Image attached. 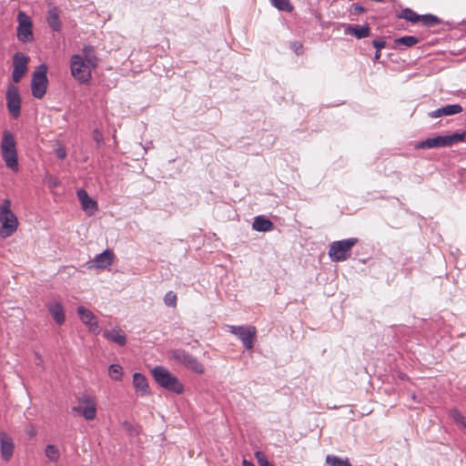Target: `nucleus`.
<instances>
[{
  "instance_id": "obj_1",
  "label": "nucleus",
  "mask_w": 466,
  "mask_h": 466,
  "mask_svg": "<svg viewBox=\"0 0 466 466\" xmlns=\"http://www.w3.org/2000/svg\"><path fill=\"white\" fill-rule=\"evenodd\" d=\"M98 66V57L95 47L84 46L81 54H75L70 59L72 76L80 84H86L92 77V70Z\"/></svg>"
},
{
  "instance_id": "obj_2",
  "label": "nucleus",
  "mask_w": 466,
  "mask_h": 466,
  "mask_svg": "<svg viewBox=\"0 0 466 466\" xmlns=\"http://www.w3.org/2000/svg\"><path fill=\"white\" fill-rule=\"evenodd\" d=\"M0 151L5 167L15 173L18 172L19 163L16 141L15 136L9 130L3 131Z\"/></svg>"
},
{
  "instance_id": "obj_3",
  "label": "nucleus",
  "mask_w": 466,
  "mask_h": 466,
  "mask_svg": "<svg viewBox=\"0 0 466 466\" xmlns=\"http://www.w3.org/2000/svg\"><path fill=\"white\" fill-rule=\"evenodd\" d=\"M0 238L11 237L18 228L16 215L11 210V201L5 198L0 205Z\"/></svg>"
},
{
  "instance_id": "obj_4",
  "label": "nucleus",
  "mask_w": 466,
  "mask_h": 466,
  "mask_svg": "<svg viewBox=\"0 0 466 466\" xmlns=\"http://www.w3.org/2000/svg\"><path fill=\"white\" fill-rule=\"evenodd\" d=\"M359 242L357 238L333 241L329 246L328 255L332 262L346 261L350 258L351 248Z\"/></svg>"
},
{
  "instance_id": "obj_5",
  "label": "nucleus",
  "mask_w": 466,
  "mask_h": 466,
  "mask_svg": "<svg viewBox=\"0 0 466 466\" xmlns=\"http://www.w3.org/2000/svg\"><path fill=\"white\" fill-rule=\"evenodd\" d=\"M465 139L466 130L462 133L456 132L448 136H437L427 138L426 140L419 142L415 147L418 149L447 147L462 142Z\"/></svg>"
},
{
  "instance_id": "obj_6",
  "label": "nucleus",
  "mask_w": 466,
  "mask_h": 466,
  "mask_svg": "<svg viewBox=\"0 0 466 466\" xmlns=\"http://www.w3.org/2000/svg\"><path fill=\"white\" fill-rule=\"evenodd\" d=\"M151 373L157 383L164 389L177 394L183 392L184 387L182 383L166 368L157 366L151 370Z\"/></svg>"
},
{
  "instance_id": "obj_7",
  "label": "nucleus",
  "mask_w": 466,
  "mask_h": 466,
  "mask_svg": "<svg viewBox=\"0 0 466 466\" xmlns=\"http://www.w3.org/2000/svg\"><path fill=\"white\" fill-rule=\"evenodd\" d=\"M96 406L95 398L84 393L77 397V405L74 406L72 410L86 420H93L96 417Z\"/></svg>"
},
{
  "instance_id": "obj_8",
  "label": "nucleus",
  "mask_w": 466,
  "mask_h": 466,
  "mask_svg": "<svg viewBox=\"0 0 466 466\" xmlns=\"http://www.w3.org/2000/svg\"><path fill=\"white\" fill-rule=\"evenodd\" d=\"M46 73L47 66L45 64H42L33 74L31 82V91L33 96L35 98L40 99L46 93L48 83Z\"/></svg>"
},
{
  "instance_id": "obj_9",
  "label": "nucleus",
  "mask_w": 466,
  "mask_h": 466,
  "mask_svg": "<svg viewBox=\"0 0 466 466\" xmlns=\"http://www.w3.org/2000/svg\"><path fill=\"white\" fill-rule=\"evenodd\" d=\"M171 357L177 363L185 366L187 369L201 374L204 372L203 365L191 354L184 350H175L171 351Z\"/></svg>"
},
{
  "instance_id": "obj_10",
  "label": "nucleus",
  "mask_w": 466,
  "mask_h": 466,
  "mask_svg": "<svg viewBox=\"0 0 466 466\" xmlns=\"http://www.w3.org/2000/svg\"><path fill=\"white\" fill-rule=\"evenodd\" d=\"M229 331L238 337L241 342L243 343V346L247 350H251L253 348V341L256 337L257 329L254 326L249 325H230L228 326Z\"/></svg>"
},
{
  "instance_id": "obj_11",
  "label": "nucleus",
  "mask_w": 466,
  "mask_h": 466,
  "mask_svg": "<svg viewBox=\"0 0 466 466\" xmlns=\"http://www.w3.org/2000/svg\"><path fill=\"white\" fill-rule=\"evenodd\" d=\"M6 106L9 114L14 118H17L21 114V96L19 89L14 85H9L6 89Z\"/></svg>"
},
{
  "instance_id": "obj_12",
  "label": "nucleus",
  "mask_w": 466,
  "mask_h": 466,
  "mask_svg": "<svg viewBox=\"0 0 466 466\" xmlns=\"http://www.w3.org/2000/svg\"><path fill=\"white\" fill-rule=\"evenodd\" d=\"M17 37L24 43L30 42L33 39L32 22L25 13L19 12L17 15Z\"/></svg>"
},
{
  "instance_id": "obj_13",
  "label": "nucleus",
  "mask_w": 466,
  "mask_h": 466,
  "mask_svg": "<svg viewBox=\"0 0 466 466\" xmlns=\"http://www.w3.org/2000/svg\"><path fill=\"white\" fill-rule=\"evenodd\" d=\"M76 312L81 322L88 328L90 332L98 334L101 331L97 319L91 310L83 306H79L76 309Z\"/></svg>"
},
{
  "instance_id": "obj_14",
  "label": "nucleus",
  "mask_w": 466,
  "mask_h": 466,
  "mask_svg": "<svg viewBox=\"0 0 466 466\" xmlns=\"http://www.w3.org/2000/svg\"><path fill=\"white\" fill-rule=\"evenodd\" d=\"M28 58L21 53H16L14 56V69L12 73L13 81L18 83L27 69Z\"/></svg>"
},
{
  "instance_id": "obj_15",
  "label": "nucleus",
  "mask_w": 466,
  "mask_h": 466,
  "mask_svg": "<svg viewBox=\"0 0 466 466\" xmlns=\"http://www.w3.org/2000/svg\"><path fill=\"white\" fill-rule=\"evenodd\" d=\"M15 444L10 436L5 432H0V451L4 461H8L14 453Z\"/></svg>"
},
{
  "instance_id": "obj_16",
  "label": "nucleus",
  "mask_w": 466,
  "mask_h": 466,
  "mask_svg": "<svg viewBox=\"0 0 466 466\" xmlns=\"http://www.w3.org/2000/svg\"><path fill=\"white\" fill-rule=\"evenodd\" d=\"M77 198L81 203L83 210L92 216L97 210V203L92 199L85 189L77 190Z\"/></svg>"
},
{
  "instance_id": "obj_17",
  "label": "nucleus",
  "mask_w": 466,
  "mask_h": 466,
  "mask_svg": "<svg viewBox=\"0 0 466 466\" xmlns=\"http://www.w3.org/2000/svg\"><path fill=\"white\" fill-rule=\"evenodd\" d=\"M462 112V106L459 104L446 105L442 107L428 113L431 118H437L443 116H452Z\"/></svg>"
},
{
  "instance_id": "obj_18",
  "label": "nucleus",
  "mask_w": 466,
  "mask_h": 466,
  "mask_svg": "<svg viewBox=\"0 0 466 466\" xmlns=\"http://www.w3.org/2000/svg\"><path fill=\"white\" fill-rule=\"evenodd\" d=\"M47 309L56 324H64L66 320L65 309L60 302L55 300L48 303Z\"/></svg>"
},
{
  "instance_id": "obj_19",
  "label": "nucleus",
  "mask_w": 466,
  "mask_h": 466,
  "mask_svg": "<svg viewBox=\"0 0 466 466\" xmlns=\"http://www.w3.org/2000/svg\"><path fill=\"white\" fill-rule=\"evenodd\" d=\"M133 385H134L137 394L140 396H146V395L149 394V392H150L149 385H148L147 378L139 372L134 373Z\"/></svg>"
},
{
  "instance_id": "obj_20",
  "label": "nucleus",
  "mask_w": 466,
  "mask_h": 466,
  "mask_svg": "<svg viewBox=\"0 0 466 466\" xmlns=\"http://www.w3.org/2000/svg\"><path fill=\"white\" fill-rule=\"evenodd\" d=\"M114 258V253L110 249H106L102 253L96 255L93 260L94 267L97 268H106L109 267Z\"/></svg>"
},
{
  "instance_id": "obj_21",
  "label": "nucleus",
  "mask_w": 466,
  "mask_h": 466,
  "mask_svg": "<svg viewBox=\"0 0 466 466\" xmlns=\"http://www.w3.org/2000/svg\"><path fill=\"white\" fill-rule=\"evenodd\" d=\"M46 22L53 31L59 32L61 30L60 11L56 6L49 8Z\"/></svg>"
},
{
  "instance_id": "obj_22",
  "label": "nucleus",
  "mask_w": 466,
  "mask_h": 466,
  "mask_svg": "<svg viewBox=\"0 0 466 466\" xmlns=\"http://www.w3.org/2000/svg\"><path fill=\"white\" fill-rule=\"evenodd\" d=\"M345 32L346 34L354 35L357 39H362L370 35V28L368 25H348Z\"/></svg>"
},
{
  "instance_id": "obj_23",
  "label": "nucleus",
  "mask_w": 466,
  "mask_h": 466,
  "mask_svg": "<svg viewBox=\"0 0 466 466\" xmlns=\"http://www.w3.org/2000/svg\"><path fill=\"white\" fill-rule=\"evenodd\" d=\"M104 337L110 341H113L120 346H124L127 343V337L125 333L118 329H113L104 333Z\"/></svg>"
},
{
  "instance_id": "obj_24",
  "label": "nucleus",
  "mask_w": 466,
  "mask_h": 466,
  "mask_svg": "<svg viewBox=\"0 0 466 466\" xmlns=\"http://www.w3.org/2000/svg\"><path fill=\"white\" fill-rule=\"evenodd\" d=\"M273 228V223L263 216H258L255 218L252 228L259 232L269 231Z\"/></svg>"
},
{
  "instance_id": "obj_25",
  "label": "nucleus",
  "mask_w": 466,
  "mask_h": 466,
  "mask_svg": "<svg viewBox=\"0 0 466 466\" xmlns=\"http://www.w3.org/2000/svg\"><path fill=\"white\" fill-rule=\"evenodd\" d=\"M449 416L453 421L460 427L466 429V418L458 409H451L449 412Z\"/></svg>"
},
{
  "instance_id": "obj_26",
  "label": "nucleus",
  "mask_w": 466,
  "mask_h": 466,
  "mask_svg": "<svg viewBox=\"0 0 466 466\" xmlns=\"http://www.w3.org/2000/svg\"><path fill=\"white\" fill-rule=\"evenodd\" d=\"M419 43V38L413 35H404L395 39L396 46H404L406 47L413 46Z\"/></svg>"
},
{
  "instance_id": "obj_27",
  "label": "nucleus",
  "mask_w": 466,
  "mask_h": 466,
  "mask_svg": "<svg viewBox=\"0 0 466 466\" xmlns=\"http://www.w3.org/2000/svg\"><path fill=\"white\" fill-rule=\"evenodd\" d=\"M271 5L279 11L291 12L293 6L289 0H269Z\"/></svg>"
},
{
  "instance_id": "obj_28",
  "label": "nucleus",
  "mask_w": 466,
  "mask_h": 466,
  "mask_svg": "<svg viewBox=\"0 0 466 466\" xmlns=\"http://www.w3.org/2000/svg\"><path fill=\"white\" fill-rule=\"evenodd\" d=\"M326 461L330 466H352L348 459H340L334 455H328Z\"/></svg>"
},
{
  "instance_id": "obj_29",
  "label": "nucleus",
  "mask_w": 466,
  "mask_h": 466,
  "mask_svg": "<svg viewBox=\"0 0 466 466\" xmlns=\"http://www.w3.org/2000/svg\"><path fill=\"white\" fill-rule=\"evenodd\" d=\"M400 17L412 23H417L420 19V15L416 14L410 8L403 9L401 11V14L400 15Z\"/></svg>"
},
{
  "instance_id": "obj_30",
  "label": "nucleus",
  "mask_w": 466,
  "mask_h": 466,
  "mask_svg": "<svg viewBox=\"0 0 466 466\" xmlns=\"http://www.w3.org/2000/svg\"><path fill=\"white\" fill-rule=\"evenodd\" d=\"M420 21L425 26H434L441 23V20L439 19V17H437L436 15H431V14L420 15Z\"/></svg>"
},
{
  "instance_id": "obj_31",
  "label": "nucleus",
  "mask_w": 466,
  "mask_h": 466,
  "mask_svg": "<svg viewBox=\"0 0 466 466\" xmlns=\"http://www.w3.org/2000/svg\"><path fill=\"white\" fill-rule=\"evenodd\" d=\"M108 375L114 380H120L122 378V367L118 364H112L108 368Z\"/></svg>"
},
{
  "instance_id": "obj_32",
  "label": "nucleus",
  "mask_w": 466,
  "mask_h": 466,
  "mask_svg": "<svg viewBox=\"0 0 466 466\" xmlns=\"http://www.w3.org/2000/svg\"><path fill=\"white\" fill-rule=\"evenodd\" d=\"M45 453L51 461H57L60 456L58 449L52 444L46 447Z\"/></svg>"
},
{
  "instance_id": "obj_33",
  "label": "nucleus",
  "mask_w": 466,
  "mask_h": 466,
  "mask_svg": "<svg viewBox=\"0 0 466 466\" xmlns=\"http://www.w3.org/2000/svg\"><path fill=\"white\" fill-rule=\"evenodd\" d=\"M177 297L173 291H168L164 296V303L167 307L176 308Z\"/></svg>"
},
{
  "instance_id": "obj_34",
  "label": "nucleus",
  "mask_w": 466,
  "mask_h": 466,
  "mask_svg": "<svg viewBox=\"0 0 466 466\" xmlns=\"http://www.w3.org/2000/svg\"><path fill=\"white\" fill-rule=\"evenodd\" d=\"M255 457L259 466H272L273 464L268 461L267 457L262 451H256Z\"/></svg>"
},
{
  "instance_id": "obj_35",
  "label": "nucleus",
  "mask_w": 466,
  "mask_h": 466,
  "mask_svg": "<svg viewBox=\"0 0 466 466\" xmlns=\"http://www.w3.org/2000/svg\"><path fill=\"white\" fill-rule=\"evenodd\" d=\"M290 48L296 53V55L299 56L302 54L303 46L301 43L295 41L290 44Z\"/></svg>"
},
{
  "instance_id": "obj_36",
  "label": "nucleus",
  "mask_w": 466,
  "mask_h": 466,
  "mask_svg": "<svg viewBox=\"0 0 466 466\" xmlns=\"http://www.w3.org/2000/svg\"><path fill=\"white\" fill-rule=\"evenodd\" d=\"M373 46L376 50H381L386 46V41L383 38H376L372 41Z\"/></svg>"
},
{
  "instance_id": "obj_37",
  "label": "nucleus",
  "mask_w": 466,
  "mask_h": 466,
  "mask_svg": "<svg viewBox=\"0 0 466 466\" xmlns=\"http://www.w3.org/2000/svg\"><path fill=\"white\" fill-rule=\"evenodd\" d=\"M93 139L97 143L100 144L104 141L103 134L98 129H95L93 132Z\"/></svg>"
},
{
  "instance_id": "obj_38",
  "label": "nucleus",
  "mask_w": 466,
  "mask_h": 466,
  "mask_svg": "<svg viewBox=\"0 0 466 466\" xmlns=\"http://www.w3.org/2000/svg\"><path fill=\"white\" fill-rule=\"evenodd\" d=\"M354 11H355L356 14H360V13H363L365 11V8L363 6H361V5H356L354 6Z\"/></svg>"
},
{
  "instance_id": "obj_39",
  "label": "nucleus",
  "mask_w": 466,
  "mask_h": 466,
  "mask_svg": "<svg viewBox=\"0 0 466 466\" xmlns=\"http://www.w3.org/2000/svg\"><path fill=\"white\" fill-rule=\"evenodd\" d=\"M57 157L60 158H64L66 157V152L63 150H58L56 153Z\"/></svg>"
},
{
  "instance_id": "obj_40",
  "label": "nucleus",
  "mask_w": 466,
  "mask_h": 466,
  "mask_svg": "<svg viewBox=\"0 0 466 466\" xmlns=\"http://www.w3.org/2000/svg\"><path fill=\"white\" fill-rule=\"evenodd\" d=\"M380 56H381L380 50H376L375 55H374V60L375 61L379 60Z\"/></svg>"
},
{
  "instance_id": "obj_41",
  "label": "nucleus",
  "mask_w": 466,
  "mask_h": 466,
  "mask_svg": "<svg viewBox=\"0 0 466 466\" xmlns=\"http://www.w3.org/2000/svg\"><path fill=\"white\" fill-rule=\"evenodd\" d=\"M243 466H255V465L247 460H243Z\"/></svg>"
},
{
  "instance_id": "obj_42",
  "label": "nucleus",
  "mask_w": 466,
  "mask_h": 466,
  "mask_svg": "<svg viewBox=\"0 0 466 466\" xmlns=\"http://www.w3.org/2000/svg\"><path fill=\"white\" fill-rule=\"evenodd\" d=\"M272 466H274V465H272Z\"/></svg>"
}]
</instances>
